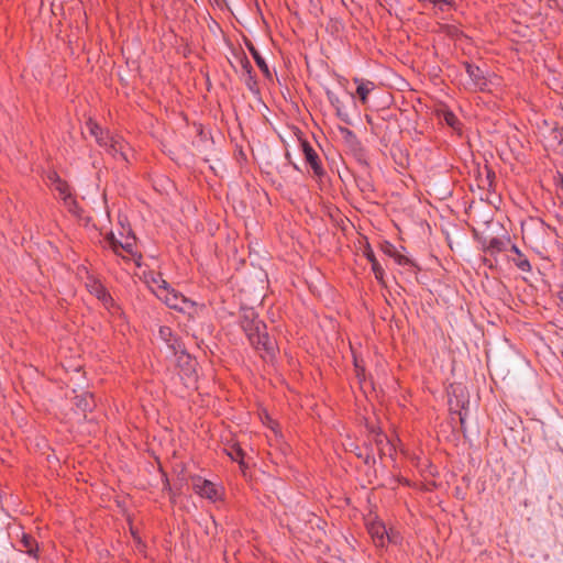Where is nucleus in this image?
I'll return each instance as SVG.
<instances>
[{"label":"nucleus","instance_id":"49530a36","mask_svg":"<svg viewBox=\"0 0 563 563\" xmlns=\"http://www.w3.org/2000/svg\"><path fill=\"white\" fill-rule=\"evenodd\" d=\"M430 3H433L434 5L439 4H445L452 7L454 2L452 0H428Z\"/></svg>","mask_w":563,"mask_h":563},{"label":"nucleus","instance_id":"473e14b6","mask_svg":"<svg viewBox=\"0 0 563 563\" xmlns=\"http://www.w3.org/2000/svg\"><path fill=\"white\" fill-rule=\"evenodd\" d=\"M339 131L342 134L345 143L349 145L351 142H353L355 139H357L356 134L345 126H339Z\"/></svg>","mask_w":563,"mask_h":563},{"label":"nucleus","instance_id":"603ef678","mask_svg":"<svg viewBox=\"0 0 563 563\" xmlns=\"http://www.w3.org/2000/svg\"><path fill=\"white\" fill-rule=\"evenodd\" d=\"M347 102H349L350 104H352L353 107H355V106H356V103H355V98H354V95H353V93H350V95L347 96Z\"/></svg>","mask_w":563,"mask_h":563},{"label":"nucleus","instance_id":"c85d7f7f","mask_svg":"<svg viewBox=\"0 0 563 563\" xmlns=\"http://www.w3.org/2000/svg\"><path fill=\"white\" fill-rule=\"evenodd\" d=\"M356 162L364 168H369L368 153L365 147L358 148L357 152L352 153Z\"/></svg>","mask_w":563,"mask_h":563},{"label":"nucleus","instance_id":"39448f33","mask_svg":"<svg viewBox=\"0 0 563 563\" xmlns=\"http://www.w3.org/2000/svg\"><path fill=\"white\" fill-rule=\"evenodd\" d=\"M175 356L177 358V367L179 368L183 378L195 382L197 378L198 366L196 357L190 355L186 347L180 350L179 353Z\"/></svg>","mask_w":563,"mask_h":563},{"label":"nucleus","instance_id":"dca6fc26","mask_svg":"<svg viewBox=\"0 0 563 563\" xmlns=\"http://www.w3.org/2000/svg\"><path fill=\"white\" fill-rule=\"evenodd\" d=\"M366 123L371 126L372 133L379 136L382 141H385L387 137L388 123L387 118L372 115H365Z\"/></svg>","mask_w":563,"mask_h":563},{"label":"nucleus","instance_id":"4468645a","mask_svg":"<svg viewBox=\"0 0 563 563\" xmlns=\"http://www.w3.org/2000/svg\"><path fill=\"white\" fill-rule=\"evenodd\" d=\"M437 118L445 123L448 126H450L453 131L457 132L459 134L462 133V122L459 120V118L455 115V113L449 109L446 106L440 108L435 112Z\"/></svg>","mask_w":563,"mask_h":563},{"label":"nucleus","instance_id":"6e6552de","mask_svg":"<svg viewBox=\"0 0 563 563\" xmlns=\"http://www.w3.org/2000/svg\"><path fill=\"white\" fill-rule=\"evenodd\" d=\"M240 64L243 69V75L245 76V86L253 95H260L261 90L256 74L244 52L240 53Z\"/></svg>","mask_w":563,"mask_h":563},{"label":"nucleus","instance_id":"393cba45","mask_svg":"<svg viewBox=\"0 0 563 563\" xmlns=\"http://www.w3.org/2000/svg\"><path fill=\"white\" fill-rule=\"evenodd\" d=\"M506 250V242L498 238H492L488 241V245L485 246V253L490 255H495L497 253H501Z\"/></svg>","mask_w":563,"mask_h":563},{"label":"nucleus","instance_id":"1a4fd4ad","mask_svg":"<svg viewBox=\"0 0 563 563\" xmlns=\"http://www.w3.org/2000/svg\"><path fill=\"white\" fill-rule=\"evenodd\" d=\"M366 527L367 532L369 533L376 547H384L386 539L389 542H394V537L390 533H388L383 521L375 520L368 522Z\"/></svg>","mask_w":563,"mask_h":563},{"label":"nucleus","instance_id":"7c9ffc66","mask_svg":"<svg viewBox=\"0 0 563 563\" xmlns=\"http://www.w3.org/2000/svg\"><path fill=\"white\" fill-rule=\"evenodd\" d=\"M55 189L59 192V195L65 201L68 198H71L70 187L66 180H62L59 181V184L55 185Z\"/></svg>","mask_w":563,"mask_h":563},{"label":"nucleus","instance_id":"7ed1b4c3","mask_svg":"<svg viewBox=\"0 0 563 563\" xmlns=\"http://www.w3.org/2000/svg\"><path fill=\"white\" fill-rule=\"evenodd\" d=\"M157 297L170 309L187 313L189 318H194L206 310L205 303H198L174 288L167 291V294H157Z\"/></svg>","mask_w":563,"mask_h":563},{"label":"nucleus","instance_id":"5701e85b","mask_svg":"<svg viewBox=\"0 0 563 563\" xmlns=\"http://www.w3.org/2000/svg\"><path fill=\"white\" fill-rule=\"evenodd\" d=\"M510 251L515 253V256L511 258L514 264L521 271V272H531V264L528 260V257L519 250L517 245H512Z\"/></svg>","mask_w":563,"mask_h":563},{"label":"nucleus","instance_id":"0eeeda50","mask_svg":"<svg viewBox=\"0 0 563 563\" xmlns=\"http://www.w3.org/2000/svg\"><path fill=\"white\" fill-rule=\"evenodd\" d=\"M86 287L88 291L96 296L107 308L114 305V300L111 297L107 288L101 284L99 279L93 276L87 278Z\"/></svg>","mask_w":563,"mask_h":563},{"label":"nucleus","instance_id":"72a5a7b5","mask_svg":"<svg viewBox=\"0 0 563 563\" xmlns=\"http://www.w3.org/2000/svg\"><path fill=\"white\" fill-rule=\"evenodd\" d=\"M380 250L384 254L388 255L389 257H394L396 255V253L398 252L397 249L395 247V245L393 243H390L389 241H384L380 244Z\"/></svg>","mask_w":563,"mask_h":563},{"label":"nucleus","instance_id":"a878e982","mask_svg":"<svg viewBox=\"0 0 563 563\" xmlns=\"http://www.w3.org/2000/svg\"><path fill=\"white\" fill-rule=\"evenodd\" d=\"M135 240H136V238H135L134 233H132V231H130L129 235L126 236V241L124 243H122L121 250H123L131 256H133V257L137 256V258L141 260L142 255L134 251Z\"/></svg>","mask_w":563,"mask_h":563},{"label":"nucleus","instance_id":"c9c22d12","mask_svg":"<svg viewBox=\"0 0 563 563\" xmlns=\"http://www.w3.org/2000/svg\"><path fill=\"white\" fill-rule=\"evenodd\" d=\"M164 490H168V493H169V497H170V500H172L173 503H175V501H176V499H175V498H176V496H177V495H180V488H177L178 493H176V492H175V489H174V487H172V485H170V483H169V481H168V478H167V477H165V481H164Z\"/></svg>","mask_w":563,"mask_h":563},{"label":"nucleus","instance_id":"ddd939ff","mask_svg":"<svg viewBox=\"0 0 563 563\" xmlns=\"http://www.w3.org/2000/svg\"><path fill=\"white\" fill-rule=\"evenodd\" d=\"M74 405L78 413H81L85 418L88 412H91L96 408V401L93 394L85 391L74 397Z\"/></svg>","mask_w":563,"mask_h":563},{"label":"nucleus","instance_id":"4be33fe9","mask_svg":"<svg viewBox=\"0 0 563 563\" xmlns=\"http://www.w3.org/2000/svg\"><path fill=\"white\" fill-rule=\"evenodd\" d=\"M354 81L357 84L356 95L362 104L367 103L368 95L374 89L375 85L373 81L363 80L355 78Z\"/></svg>","mask_w":563,"mask_h":563},{"label":"nucleus","instance_id":"de8ad7c7","mask_svg":"<svg viewBox=\"0 0 563 563\" xmlns=\"http://www.w3.org/2000/svg\"><path fill=\"white\" fill-rule=\"evenodd\" d=\"M131 530V534L134 539V541L139 544V545H142V547H145V544L142 542V539L141 537L139 536L137 531L134 530L133 528L130 529Z\"/></svg>","mask_w":563,"mask_h":563},{"label":"nucleus","instance_id":"e433bc0d","mask_svg":"<svg viewBox=\"0 0 563 563\" xmlns=\"http://www.w3.org/2000/svg\"><path fill=\"white\" fill-rule=\"evenodd\" d=\"M374 442H375V445L377 446V449L383 448L384 443L389 444L388 437L383 431H379L376 433V435L374 438Z\"/></svg>","mask_w":563,"mask_h":563},{"label":"nucleus","instance_id":"3c124183","mask_svg":"<svg viewBox=\"0 0 563 563\" xmlns=\"http://www.w3.org/2000/svg\"><path fill=\"white\" fill-rule=\"evenodd\" d=\"M483 263H484V265H486L489 268H494V266H495L494 261H492L490 258H487V257L483 258Z\"/></svg>","mask_w":563,"mask_h":563},{"label":"nucleus","instance_id":"2eb2a0df","mask_svg":"<svg viewBox=\"0 0 563 563\" xmlns=\"http://www.w3.org/2000/svg\"><path fill=\"white\" fill-rule=\"evenodd\" d=\"M244 44H245L246 48L249 49L250 54L252 55L255 64L257 65L260 70L263 73L264 77L266 79L271 80L272 79V73L269 70V67H268L267 63L265 62V59L263 58V56L257 51V48L254 46L252 41L245 37L244 38Z\"/></svg>","mask_w":563,"mask_h":563},{"label":"nucleus","instance_id":"4c0bfd02","mask_svg":"<svg viewBox=\"0 0 563 563\" xmlns=\"http://www.w3.org/2000/svg\"><path fill=\"white\" fill-rule=\"evenodd\" d=\"M358 188L362 192H373L374 187L373 185L367 181L366 179L356 180Z\"/></svg>","mask_w":563,"mask_h":563},{"label":"nucleus","instance_id":"f8f14e48","mask_svg":"<svg viewBox=\"0 0 563 563\" xmlns=\"http://www.w3.org/2000/svg\"><path fill=\"white\" fill-rule=\"evenodd\" d=\"M325 96L331 106L335 109L336 117L345 124H352L351 115L345 103L330 89H325Z\"/></svg>","mask_w":563,"mask_h":563},{"label":"nucleus","instance_id":"09e8293b","mask_svg":"<svg viewBox=\"0 0 563 563\" xmlns=\"http://www.w3.org/2000/svg\"><path fill=\"white\" fill-rule=\"evenodd\" d=\"M475 240L481 243L482 250L485 252V246L488 245V241L485 238L478 236L477 233L474 234Z\"/></svg>","mask_w":563,"mask_h":563},{"label":"nucleus","instance_id":"ea45409f","mask_svg":"<svg viewBox=\"0 0 563 563\" xmlns=\"http://www.w3.org/2000/svg\"><path fill=\"white\" fill-rule=\"evenodd\" d=\"M377 117H384L387 118V123H389L391 120L396 123L397 122V115L389 112L388 110H382V112Z\"/></svg>","mask_w":563,"mask_h":563},{"label":"nucleus","instance_id":"c756f323","mask_svg":"<svg viewBox=\"0 0 563 563\" xmlns=\"http://www.w3.org/2000/svg\"><path fill=\"white\" fill-rule=\"evenodd\" d=\"M365 455H364V464L373 467L376 464V459L373 454V444L372 443H365Z\"/></svg>","mask_w":563,"mask_h":563},{"label":"nucleus","instance_id":"b1692460","mask_svg":"<svg viewBox=\"0 0 563 563\" xmlns=\"http://www.w3.org/2000/svg\"><path fill=\"white\" fill-rule=\"evenodd\" d=\"M484 170L486 173L485 177H482L481 173L478 174V177H477L478 187L482 189H487L489 191L494 190L495 178H496L495 172L487 164L484 166Z\"/></svg>","mask_w":563,"mask_h":563},{"label":"nucleus","instance_id":"8fccbe9b","mask_svg":"<svg viewBox=\"0 0 563 563\" xmlns=\"http://www.w3.org/2000/svg\"><path fill=\"white\" fill-rule=\"evenodd\" d=\"M366 428H367V430H368L371 433H373V434H375V435H376V433H377V432L382 431L378 427H376V426H374V424H368V423H367V424H366Z\"/></svg>","mask_w":563,"mask_h":563},{"label":"nucleus","instance_id":"79ce46f5","mask_svg":"<svg viewBox=\"0 0 563 563\" xmlns=\"http://www.w3.org/2000/svg\"><path fill=\"white\" fill-rule=\"evenodd\" d=\"M354 366H355V372H356V376L360 380L363 379L364 375H365V368L364 366H361L357 361L355 360L354 362Z\"/></svg>","mask_w":563,"mask_h":563},{"label":"nucleus","instance_id":"58836bf2","mask_svg":"<svg viewBox=\"0 0 563 563\" xmlns=\"http://www.w3.org/2000/svg\"><path fill=\"white\" fill-rule=\"evenodd\" d=\"M47 179L54 184V185H57L59 184V181H62L63 179L60 178V176L58 175L57 172L55 170H51L48 174H47Z\"/></svg>","mask_w":563,"mask_h":563},{"label":"nucleus","instance_id":"2f4dec72","mask_svg":"<svg viewBox=\"0 0 563 563\" xmlns=\"http://www.w3.org/2000/svg\"><path fill=\"white\" fill-rule=\"evenodd\" d=\"M550 137L555 145L563 144V128L555 125L550 132Z\"/></svg>","mask_w":563,"mask_h":563},{"label":"nucleus","instance_id":"6ab92c4d","mask_svg":"<svg viewBox=\"0 0 563 563\" xmlns=\"http://www.w3.org/2000/svg\"><path fill=\"white\" fill-rule=\"evenodd\" d=\"M86 125L92 136H95L96 142L104 147L108 146V141L110 140V135L108 131H103V129L91 118H89L86 122Z\"/></svg>","mask_w":563,"mask_h":563},{"label":"nucleus","instance_id":"a211bd4d","mask_svg":"<svg viewBox=\"0 0 563 563\" xmlns=\"http://www.w3.org/2000/svg\"><path fill=\"white\" fill-rule=\"evenodd\" d=\"M363 254L364 256L367 258V261L371 263L372 265V271L375 275V278L378 280L379 284L384 285V275H385V272H384V268L382 267V265L379 264V262L377 261L375 254H374V251L373 249L371 247L369 243H366L364 250H363Z\"/></svg>","mask_w":563,"mask_h":563},{"label":"nucleus","instance_id":"9d476101","mask_svg":"<svg viewBox=\"0 0 563 563\" xmlns=\"http://www.w3.org/2000/svg\"><path fill=\"white\" fill-rule=\"evenodd\" d=\"M158 336L166 343L173 355H177L180 350L186 347L183 340L174 333L170 327L161 325L158 329Z\"/></svg>","mask_w":563,"mask_h":563},{"label":"nucleus","instance_id":"864d4df0","mask_svg":"<svg viewBox=\"0 0 563 563\" xmlns=\"http://www.w3.org/2000/svg\"><path fill=\"white\" fill-rule=\"evenodd\" d=\"M378 454H379L380 459L385 455V452H384L383 448H378Z\"/></svg>","mask_w":563,"mask_h":563},{"label":"nucleus","instance_id":"cd10ccee","mask_svg":"<svg viewBox=\"0 0 563 563\" xmlns=\"http://www.w3.org/2000/svg\"><path fill=\"white\" fill-rule=\"evenodd\" d=\"M106 241L107 243L109 244L110 249L112 250V252L115 254V255H119L121 256V246H122V242L119 241L114 233L113 232H109L107 235H106Z\"/></svg>","mask_w":563,"mask_h":563},{"label":"nucleus","instance_id":"f03ea898","mask_svg":"<svg viewBox=\"0 0 563 563\" xmlns=\"http://www.w3.org/2000/svg\"><path fill=\"white\" fill-rule=\"evenodd\" d=\"M451 416H459L460 429L466 437V416L470 406V393L463 383H452L446 388Z\"/></svg>","mask_w":563,"mask_h":563},{"label":"nucleus","instance_id":"f3484780","mask_svg":"<svg viewBox=\"0 0 563 563\" xmlns=\"http://www.w3.org/2000/svg\"><path fill=\"white\" fill-rule=\"evenodd\" d=\"M19 543L21 545L20 551L26 553L29 556L35 560H38V543L33 536L23 532Z\"/></svg>","mask_w":563,"mask_h":563},{"label":"nucleus","instance_id":"f257e3e1","mask_svg":"<svg viewBox=\"0 0 563 563\" xmlns=\"http://www.w3.org/2000/svg\"><path fill=\"white\" fill-rule=\"evenodd\" d=\"M240 325L255 350L264 351L272 357L275 355L276 342L269 336L266 323L253 308L242 309Z\"/></svg>","mask_w":563,"mask_h":563},{"label":"nucleus","instance_id":"9b49d317","mask_svg":"<svg viewBox=\"0 0 563 563\" xmlns=\"http://www.w3.org/2000/svg\"><path fill=\"white\" fill-rule=\"evenodd\" d=\"M463 66L465 68L466 74L473 81L474 86L483 92L487 91L488 90V80L485 76L484 70L479 66H477L471 62H464Z\"/></svg>","mask_w":563,"mask_h":563},{"label":"nucleus","instance_id":"20e7f679","mask_svg":"<svg viewBox=\"0 0 563 563\" xmlns=\"http://www.w3.org/2000/svg\"><path fill=\"white\" fill-rule=\"evenodd\" d=\"M300 147L305 157V162L311 167L313 176L322 181L323 177H325L327 172L322 166V162L320 156L312 147V145L303 137L299 136Z\"/></svg>","mask_w":563,"mask_h":563},{"label":"nucleus","instance_id":"f704fd0d","mask_svg":"<svg viewBox=\"0 0 563 563\" xmlns=\"http://www.w3.org/2000/svg\"><path fill=\"white\" fill-rule=\"evenodd\" d=\"M194 126L196 128V132H197V135L200 137V140L202 142L207 141V140H212L210 133H207L205 131V128L201 123H194Z\"/></svg>","mask_w":563,"mask_h":563},{"label":"nucleus","instance_id":"bb28decb","mask_svg":"<svg viewBox=\"0 0 563 563\" xmlns=\"http://www.w3.org/2000/svg\"><path fill=\"white\" fill-rule=\"evenodd\" d=\"M395 262L400 266H409L412 268V272L417 274L418 271H420V267L409 257L402 255L401 253L397 252L396 255L393 257Z\"/></svg>","mask_w":563,"mask_h":563},{"label":"nucleus","instance_id":"412c9836","mask_svg":"<svg viewBox=\"0 0 563 563\" xmlns=\"http://www.w3.org/2000/svg\"><path fill=\"white\" fill-rule=\"evenodd\" d=\"M107 148V152L111 154L112 156H120L123 161L128 162L126 153L124 151V143L123 140L120 137L111 136L108 141V146H104Z\"/></svg>","mask_w":563,"mask_h":563},{"label":"nucleus","instance_id":"c03bdc74","mask_svg":"<svg viewBox=\"0 0 563 563\" xmlns=\"http://www.w3.org/2000/svg\"><path fill=\"white\" fill-rule=\"evenodd\" d=\"M554 184L558 188L563 190V174L560 172H556V175L554 176Z\"/></svg>","mask_w":563,"mask_h":563},{"label":"nucleus","instance_id":"a18cd8bd","mask_svg":"<svg viewBox=\"0 0 563 563\" xmlns=\"http://www.w3.org/2000/svg\"><path fill=\"white\" fill-rule=\"evenodd\" d=\"M351 452H353L357 459H361L364 462L365 452H363L358 445H354V449H352Z\"/></svg>","mask_w":563,"mask_h":563},{"label":"nucleus","instance_id":"37998d69","mask_svg":"<svg viewBox=\"0 0 563 563\" xmlns=\"http://www.w3.org/2000/svg\"><path fill=\"white\" fill-rule=\"evenodd\" d=\"M349 147H350L351 152L354 153V152H357L358 148H363L364 146L357 137L349 144Z\"/></svg>","mask_w":563,"mask_h":563},{"label":"nucleus","instance_id":"aec40b11","mask_svg":"<svg viewBox=\"0 0 563 563\" xmlns=\"http://www.w3.org/2000/svg\"><path fill=\"white\" fill-rule=\"evenodd\" d=\"M228 455L231 457L232 461H235L239 463L240 468L243 473H245V470L249 467V465L245 462V455L246 453L241 448L240 443H233L227 449Z\"/></svg>","mask_w":563,"mask_h":563},{"label":"nucleus","instance_id":"423d86ee","mask_svg":"<svg viewBox=\"0 0 563 563\" xmlns=\"http://www.w3.org/2000/svg\"><path fill=\"white\" fill-rule=\"evenodd\" d=\"M190 479L196 494L213 503L220 499L219 489L211 481L199 475H192Z\"/></svg>","mask_w":563,"mask_h":563},{"label":"nucleus","instance_id":"a19ab883","mask_svg":"<svg viewBox=\"0 0 563 563\" xmlns=\"http://www.w3.org/2000/svg\"><path fill=\"white\" fill-rule=\"evenodd\" d=\"M170 289H173V287H170V285L165 279H161L157 294H167V291Z\"/></svg>","mask_w":563,"mask_h":563}]
</instances>
